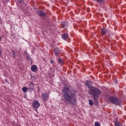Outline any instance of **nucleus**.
I'll use <instances>...</instances> for the list:
<instances>
[{
    "mask_svg": "<svg viewBox=\"0 0 126 126\" xmlns=\"http://www.w3.org/2000/svg\"><path fill=\"white\" fill-rule=\"evenodd\" d=\"M63 97L64 101L67 104L75 106L77 103L76 101V94L75 92L73 90L70 89L68 87H64L63 90Z\"/></svg>",
    "mask_w": 126,
    "mask_h": 126,
    "instance_id": "nucleus-1",
    "label": "nucleus"
},
{
    "mask_svg": "<svg viewBox=\"0 0 126 126\" xmlns=\"http://www.w3.org/2000/svg\"><path fill=\"white\" fill-rule=\"evenodd\" d=\"M89 94L92 95L93 97H98L102 94V93L99 89L93 87L91 89L89 90Z\"/></svg>",
    "mask_w": 126,
    "mask_h": 126,
    "instance_id": "nucleus-2",
    "label": "nucleus"
},
{
    "mask_svg": "<svg viewBox=\"0 0 126 126\" xmlns=\"http://www.w3.org/2000/svg\"><path fill=\"white\" fill-rule=\"evenodd\" d=\"M109 99L110 100V102L112 103V104H114V105H116V106H120L121 105V100H120L119 98L113 96H110Z\"/></svg>",
    "mask_w": 126,
    "mask_h": 126,
    "instance_id": "nucleus-3",
    "label": "nucleus"
},
{
    "mask_svg": "<svg viewBox=\"0 0 126 126\" xmlns=\"http://www.w3.org/2000/svg\"><path fill=\"white\" fill-rule=\"evenodd\" d=\"M33 109H38L40 106V103L38 100H33L32 103Z\"/></svg>",
    "mask_w": 126,
    "mask_h": 126,
    "instance_id": "nucleus-4",
    "label": "nucleus"
},
{
    "mask_svg": "<svg viewBox=\"0 0 126 126\" xmlns=\"http://www.w3.org/2000/svg\"><path fill=\"white\" fill-rule=\"evenodd\" d=\"M50 95L46 93H42L41 94V99L43 101H47L49 99Z\"/></svg>",
    "mask_w": 126,
    "mask_h": 126,
    "instance_id": "nucleus-5",
    "label": "nucleus"
},
{
    "mask_svg": "<svg viewBox=\"0 0 126 126\" xmlns=\"http://www.w3.org/2000/svg\"><path fill=\"white\" fill-rule=\"evenodd\" d=\"M85 85L86 86H87L89 89H91L93 87L92 86V83L89 80L86 81L85 82Z\"/></svg>",
    "mask_w": 126,
    "mask_h": 126,
    "instance_id": "nucleus-6",
    "label": "nucleus"
},
{
    "mask_svg": "<svg viewBox=\"0 0 126 126\" xmlns=\"http://www.w3.org/2000/svg\"><path fill=\"white\" fill-rule=\"evenodd\" d=\"M38 14L40 17H44L46 16V13L41 10L38 11Z\"/></svg>",
    "mask_w": 126,
    "mask_h": 126,
    "instance_id": "nucleus-7",
    "label": "nucleus"
},
{
    "mask_svg": "<svg viewBox=\"0 0 126 126\" xmlns=\"http://www.w3.org/2000/svg\"><path fill=\"white\" fill-rule=\"evenodd\" d=\"M97 2L100 4V5H104L106 3L105 0H96Z\"/></svg>",
    "mask_w": 126,
    "mask_h": 126,
    "instance_id": "nucleus-8",
    "label": "nucleus"
},
{
    "mask_svg": "<svg viewBox=\"0 0 126 126\" xmlns=\"http://www.w3.org/2000/svg\"><path fill=\"white\" fill-rule=\"evenodd\" d=\"M107 32L108 30L103 28L101 30V34L102 35V36H104V35Z\"/></svg>",
    "mask_w": 126,
    "mask_h": 126,
    "instance_id": "nucleus-9",
    "label": "nucleus"
},
{
    "mask_svg": "<svg viewBox=\"0 0 126 126\" xmlns=\"http://www.w3.org/2000/svg\"><path fill=\"white\" fill-rule=\"evenodd\" d=\"M54 54L56 57H59V54H60V50L58 48H55L54 50Z\"/></svg>",
    "mask_w": 126,
    "mask_h": 126,
    "instance_id": "nucleus-10",
    "label": "nucleus"
},
{
    "mask_svg": "<svg viewBox=\"0 0 126 126\" xmlns=\"http://www.w3.org/2000/svg\"><path fill=\"white\" fill-rule=\"evenodd\" d=\"M62 38L63 40H66L68 38V34L66 33H64L62 34Z\"/></svg>",
    "mask_w": 126,
    "mask_h": 126,
    "instance_id": "nucleus-11",
    "label": "nucleus"
},
{
    "mask_svg": "<svg viewBox=\"0 0 126 126\" xmlns=\"http://www.w3.org/2000/svg\"><path fill=\"white\" fill-rule=\"evenodd\" d=\"M31 70L33 71V72H35L36 70H37V65H33L31 67Z\"/></svg>",
    "mask_w": 126,
    "mask_h": 126,
    "instance_id": "nucleus-12",
    "label": "nucleus"
},
{
    "mask_svg": "<svg viewBox=\"0 0 126 126\" xmlns=\"http://www.w3.org/2000/svg\"><path fill=\"white\" fill-rule=\"evenodd\" d=\"M115 126H123L122 124L120 123L119 121H116L114 123Z\"/></svg>",
    "mask_w": 126,
    "mask_h": 126,
    "instance_id": "nucleus-13",
    "label": "nucleus"
},
{
    "mask_svg": "<svg viewBox=\"0 0 126 126\" xmlns=\"http://www.w3.org/2000/svg\"><path fill=\"white\" fill-rule=\"evenodd\" d=\"M58 63H59L60 64H61V65H63V61L62 59L61 58L58 59Z\"/></svg>",
    "mask_w": 126,
    "mask_h": 126,
    "instance_id": "nucleus-14",
    "label": "nucleus"
},
{
    "mask_svg": "<svg viewBox=\"0 0 126 126\" xmlns=\"http://www.w3.org/2000/svg\"><path fill=\"white\" fill-rule=\"evenodd\" d=\"M97 97L98 96H93L94 101L95 104H98V103H99V101H98V99H97Z\"/></svg>",
    "mask_w": 126,
    "mask_h": 126,
    "instance_id": "nucleus-15",
    "label": "nucleus"
},
{
    "mask_svg": "<svg viewBox=\"0 0 126 126\" xmlns=\"http://www.w3.org/2000/svg\"><path fill=\"white\" fill-rule=\"evenodd\" d=\"M62 28H65L66 26H67V23L66 22H63L62 23Z\"/></svg>",
    "mask_w": 126,
    "mask_h": 126,
    "instance_id": "nucleus-16",
    "label": "nucleus"
},
{
    "mask_svg": "<svg viewBox=\"0 0 126 126\" xmlns=\"http://www.w3.org/2000/svg\"><path fill=\"white\" fill-rule=\"evenodd\" d=\"M89 104L90 106H93L94 103H93V100H92V99H89Z\"/></svg>",
    "mask_w": 126,
    "mask_h": 126,
    "instance_id": "nucleus-17",
    "label": "nucleus"
},
{
    "mask_svg": "<svg viewBox=\"0 0 126 126\" xmlns=\"http://www.w3.org/2000/svg\"><path fill=\"white\" fill-rule=\"evenodd\" d=\"M22 90L23 91V93H25L27 92V88H26V87H24L23 88Z\"/></svg>",
    "mask_w": 126,
    "mask_h": 126,
    "instance_id": "nucleus-18",
    "label": "nucleus"
},
{
    "mask_svg": "<svg viewBox=\"0 0 126 126\" xmlns=\"http://www.w3.org/2000/svg\"><path fill=\"white\" fill-rule=\"evenodd\" d=\"M12 56L13 57V58L14 59H15L16 55H15V51H14V50L12 51Z\"/></svg>",
    "mask_w": 126,
    "mask_h": 126,
    "instance_id": "nucleus-19",
    "label": "nucleus"
},
{
    "mask_svg": "<svg viewBox=\"0 0 126 126\" xmlns=\"http://www.w3.org/2000/svg\"><path fill=\"white\" fill-rule=\"evenodd\" d=\"M94 126H101V124H100V123L96 122L94 123Z\"/></svg>",
    "mask_w": 126,
    "mask_h": 126,
    "instance_id": "nucleus-20",
    "label": "nucleus"
},
{
    "mask_svg": "<svg viewBox=\"0 0 126 126\" xmlns=\"http://www.w3.org/2000/svg\"><path fill=\"white\" fill-rule=\"evenodd\" d=\"M26 58L27 60H28V61H31V57H30V56H29V54L26 56Z\"/></svg>",
    "mask_w": 126,
    "mask_h": 126,
    "instance_id": "nucleus-21",
    "label": "nucleus"
},
{
    "mask_svg": "<svg viewBox=\"0 0 126 126\" xmlns=\"http://www.w3.org/2000/svg\"><path fill=\"white\" fill-rule=\"evenodd\" d=\"M30 85H32V87H34V83H33V82H31Z\"/></svg>",
    "mask_w": 126,
    "mask_h": 126,
    "instance_id": "nucleus-22",
    "label": "nucleus"
},
{
    "mask_svg": "<svg viewBox=\"0 0 126 126\" xmlns=\"http://www.w3.org/2000/svg\"><path fill=\"white\" fill-rule=\"evenodd\" d=\"M2 53V50H1V49L0 48V55H1Z\"/></svg>",
    "mask_w": 126,
    "mask_h": 126,
    "instance_id": "nucleus-23",
    "label": "nucleus"
},
{
    "mask_svg": "<svg viewBox=\"0 0 126 126\" xmlns=\"http://www.w3.org/2000/svg\"><path fill=\"white\" fill-rule=\"evenodd\" d=\"M24 55H25V56H27V55H29V54L27 53V52L25 51V52H24Z\"/></svg>",
    "mask_w": 126,
    "mask_h": 126,
    "instance_id": "nucleus-24",
    "label": "nucleus"
},
{
    "mask_svg": "<svg viewBox=\"0 0 126 126\" xmlns=\"http://www.w3.org/2000/svg\"><path fill=\"white\" fill-rule=\"evenodd\" d=\"M50 63H55V62L54 61V60H51Z\"/></svg>",
    "mask_w": 126,
    "mask_h": 126,
    "instance_id": "nucleus-25",
    "label": "nucleus"
},
{
    "mask_svg": "<svg viewBox=\"0 0 126 126\" xmlns=\"http://www.w3.org/2000/svg\"><path fill=\"white\" fill-rule=\"evenodd\" d=\"M0 41H2V37L1 36H0Z\"/></svg>",
    "mask_w": 126,
    "mask_h": 126,
    "instance_id": "nucleus-26",
    "label": "nucleus"
},
{
    "mask_svg": "<svg viewBox=\"0 0 126 126\" xmlns=\"http://www.w3.org/2000/svg\"><path fill=\"white\" fill-rule=\"evenodd\" d=\"M114 82H115L116 83H118V80H115Z\"/></svg>",
    "mask_w": 126,
    "mask_h": 126,
    "instance_id": "nucleus-27",
    "label": "nucleus"
},
{
    "mask_svg": "<svg viewBox=\"0 0 126 126\" xmlns=\"http://www.w3.org/2000/svg\"><path fill=\"white\" fill-rule=\"evenodd\" d=\"M1 19V18H0V22Z\"/></svg>",
    "mask_w": 126,
    "mask_h": 126,
    "instance_id": "nucleus-28",
    "label": "nucleus"
},
{
    "mask_svg": "<svg viewBox=\"0 0 126 126\" xmlns=\"http://www.w3.org/2000/svg\"><path fill=\"white\" fill-rule=\"evenodd\" d=\"M6 82H8L7 80H5Z\"/></svg>",
    "mask_w": 126,
    "mask_h": 126,
    "instance_id": "nucleus-29",
    "label": "nucleus"
}]
</instances>
